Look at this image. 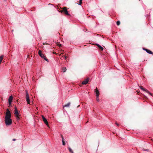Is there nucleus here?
I'll return each instance as SVG.
<instances>
[{
	"mask_svg": "<svg viewBox=\"0 0 153 153\" xmlns=\"http://www.w3.org/2000/svg\"><path fill=\"white\" fill-rule=\"evenodd\" d=\"M116 125L117 126H118L119 125V124H117V123H116Z\"/></svg>",
	"mask_w": 153,
	"mask_h": 153,
	"instance_id": "27",
	"label": "nucleus"
},
{
	"mask_svg": "<svg viewBox=\"0 0 153 153\" xmlns=\"http://www.w3.org/2000/svg\"><path fill=\"white\" fill-rule=\"evenodd\" d=\"M120 24V22L119 21H117V25H119Z\"/></svg>",
	"mask_w": 153,
	"mask_h": 153,
	"instance_id": "19",
	"label": "nucleus"
},
{
	"mask_svg": "<svg viewBox=\"0 0 153 153\" xmlns=\"http://www.w3.org/2000/svg\"><path fill=\"white\" fill-rule=\"evenodd\" d=\"M11 102H9V105H10L11 104Z\"/></svg>",
	"mask_w": 153,
	"mask_h": 153,
	"instance_id": "22",
	"label": "nucleus"
},
{
	"mask_svg": "<svg viewBox=\"0 0 153 153\" xmlns=\"http://www.w3.org/2000/svg\"><path fill=\"white\" fill-rule=\"evenodd\" d=\"M95 93L96 97H99L100 94L98 91V90L97 88H96L95 89Z\"/></svg>",
	"mask_w": 153,
	"mask_h": 153,
	"instance_id": "10",
	"label": "nucleus"
},
{
	"mask_svg": "<svg viewBox=\"0 0 153 153\" xmlns=\"http://www.w3.org/2000/svg\"><path fill=\"white\" fill-rule=\"evenodd\" d=\"M38 54L42 58H43L45 60L48 61V59H47L46 57L43 55L41 51L39 50L38 52Z\"/></svg>",
	"mask_w": 153,
	"mask_h": 153,
	"instance_id": "4",
	"label": "nucleus"
},
{
	"mask_svg": "<svg viewBox=\"0 0 153 153\" xmlns=\"http://www.w3.org/2000/svg\"><path fill=\"white\" fill-rule=\"evenodd\" d=\"M89 80V78H87L82 82V84L83 85H85L88 82Z\"/></svg>",
	"mask_w": 153,
	"mask_h": 153,
	"instance_id": "7",
	"label": "nucleus"
},
{
	"mask_svg": "<svg viewBox=\"0 0 153 153\" xmlns=\"http://www.w3.org/2000/svg\"><path fill=\"white\" fill-rule=\"evenodd\" d=\"M3 56H0V64H1V62H2V60H3Z\"/></svg>",
	"mask_w": 153,
	"mask_h": 153,
	"instance_id": "16",
	"label": "nucleus"
},
{
	"mask_svg": "<svg viewBox=\"0 0 153 153\" xmlns=\"http://www.w3.org/2000/svg\"><path fill=\"white\" fill-rule=\"evenodd\" d=\"M140 88L142 89V90H143V91H145L147 93H148L149 94H150V95H151V94L147 90H145V89H144L143 88V87L142 86H140Z\"/></svg>",
	"mask_w": 153,
	"mask_h": 153,
	"instance_id": "9",
	"label": "nucleus"
},
{
	"mask_svg": "<svg viewBox=\"0 0 153 153\" xmlns=\"http://www.w3.org/2000/svg\"><path fill=\"white\" fill-rule=\"evenodd\" d=\"M13 100V97L12 96H10L9 98L8 101L9 102H12Z\"/></svg>",
	"mask_w": 153,
	"mask_h": 153,
	"instance_id": "13",
	"label": "nucleus"
},
{
	"mask_svg": "<svg viewBox=\"0 0 153 153\" xmlns=\"http://www.w3.org/2000/svg\"><path fill=\"white\" fill-rule=\"evenodd\" d=\"M68 149L70 152H71V153H74L73 151L72 150V149L70 147H68Z\"/></svg>",
	"mask_w": 153,
	"mask_h": 153,
	"instance_id": "14",
	"label": "nucleus"
},
{
	"mask_svg": "<svg viewBox=\"0 0 153 153\" xmlns=\"http://www.w3.org/2000/svg\"><path fill=\"white\" fill-rule=\"evenodd\" d=\"M11 114L10 111L8 109H7L4 120L5 122L6 126H8L11 125L12 120L11 119Z\"/></svg>",
	"mask_w": 153,
	"mask_h": 153,
	"instance_id": "1",
	"label": "nucleus"
},
{
	"mask_svg": "<svg viewBox=\"0 0 153 153\" xmlns=\"http://www.w3.org/2000/svg\"><path fill=\"white\" fill-rule=\"evenodd\" d=\"M66 69L65 68H64L62 69V71L63 72H65L66 71Z\"/></svg>",
	"mask_w": 153,
	"mask_h": 153,
	"instance_id": "18",
	"label": "nucleus"
},
{
	"mask_svg": "<svg viewBox=\"0 0 153 153\" xmlns=\"http://www.w3.org/2000/svg\"><path fill=\"white\" fill-rule=\"evenodd\" d=\"M63 12H64L65 14L68 15H69V14L68 13L66 7H65L63 8Z\"/></svg>",
	"mask_w": 153,
	"mask_h": 153,
	"instance_id": "6",
	"label": "nucleus"
},
{
	"mask_svg": "<svg viewBox=\"0 0 153 153\" xmlns=\"http://www.w3.org/2000/svg\"><path fill=\"white\" fill-rule=\"evenodd\" d=\"M58 46L59 47H60V46H61V44H59L58 45Z\"/></svg>",
	"mask_w": 153,
	"mask_h": 153,
	"instance_id": "23",
	"label": "nucleus"
},
{
	"mask_svg": "<svg viewBox=\"0 0 153 153\" xmlns=\"http://www.w3.org/2000/svg\"><path fill=\"white\" fill-rule=\"evenodd\" d=\"M15 110L14 114H15V117L16 119L17 120H19V115L18 111L16 107H15Z\"/></svg>",
	"mask_w": 153,
	"mask_h": 153,
	"instance_id": "2",
	"label": "nucleus"
},
{
	"mask_svg": "<svg viewBox=\"0 0 153 153\" xmlns=\"http://www.w3.org/2000/svg\"><path fill=\"white\" fill-rule=\"evenodd\" d=\"M60 12L61 13H62L63 12V9L62 10L60 11Z\"/></svg>",
	"mask_w": 153,
	"mask_h": 153,
	"instance_id": "24",
	"label": "nucleus"
},
{
	"mask_svg": "<svg viewBox=\"0 0 153 153\" xmlns=\"http://www.w3.org/2000/svg\"><path fill=\"white\" fill-rule=\"evenodd\" d=\"M140 88L142 89V90H143V91H145L147 93H148L149 94H150V95H151V94L147 90H145V89H144L143 88V87L142 86H140Z\"/></svg>",
	"mask_w": 153,
	"mask_h": 153,
	"instance_id": "8",
	"label": "nucleus"
},
{
	"mask_svg": "<svg viewBox=\"0 0 153 153\" xmlns=\"http://www.w3.org/2000/svg\"><path fill=\"white\" fill-rule=\"evenodd\" d=\"M145 50L146 51V52L147 53H149L150 54H152L153 53V52L150 50H149L147 49H146Z\"/></svg>",
	"mask_w": 153,
	"mask_h": 153,
	"instance_id": "12",
	"label": "nucleus"
},
{
	"mask_svg": "<svg viewBox=\"0 0 153 153\" xmlns=\"http://www.w3.org/2000/svg\"><path fill=\"white\" fill-rule=\"evenodd\" d=\"M65 59H66L67 56H65Z\"/></svg>",
	"mask_w": 153,
	"mask_h": 153,
	"instance_id": "26",
	"label": "nucleus"
},
{
	"mask_svg": "<svg viewBox=\"0 0 153 153\" xmlns=\"http://www.w3.org/2000/svg\"><path fill=\"white\" fill-rule=\"evenodd\" d=\"M70 102H69L68 103H67V104L65 105L64 106V107H69L70 105Z\"/></svg>",
	"mask_w": 153,
	"mask_h": 153,
	"instance_id": "15",
	"label": "nucleus"
},
{
	"mask_svg": "<svg viewBox=\"0 0 153 153\" xmlns=\"http://www.w3.org/2000/svg\"><path fill=\"white\" fill-rule=\"evenodd\" d=\"M96 45L100 49L101 51H102L103 50V48L102 47L101 45L98 44H96Z\"/></svg>",
	"mask_w": 153,
	"mask_h": 153,
	"instance_id": "11",
	"label": "nucleus"
},
{
	"mask_svg": "<svg viewBox=\"0 0 153 153\" xmlns=\"http://www.w3.org/2000/svg\"><path fill=\"white\" fill-rule=\"evenodd\" d=\"M42 117L43 119V121L45 123V124H46V125L48 126H49V125L47 120L43 116H42Z\"/></svg>",
	"mask_w": 153,
	"mask_h": 153,
	"instance_id": "5",
	"label": "nucleus"
},
{
	"mask_svg": "<svg viewBox=\"0 0 153 153\" xmlns=\"http://www.w3.org/2000/svg\"><path fill=\"white\" fill-rule=\"evenodd\" d=\"M98 97H96V100L98 101H99V100Z\"/></svg>",
	"mask_w": 153,
	"mask_h": 153,
	"instance_id": "21",
	"label": "nucleus"
},
{
	"mask_svg": "<svg viewBox=\"0 0 153 153\" xmlns=\"http://www.w3.org/2000/svg\"><path fill=\"white\" fill-rule=\"evenodd\" d=\"M26 94V101L28 104H30V100L29 98V95L28 94L27 91L26 90L25 91Z\"/></svg>",
	"mask_w": 153,
	"mask_h": 153,
	"instance_id": "3",
	"label": "nucleus"
},
{
	"mask_svg": "<svg viewBox=\"0 0 153 153\" xmlns=\"http://www.w3.org/2000/svg\"><path fill=\"white\" fill-rule=\"evenodd\" d=\"M82 1V0H79V5H80L81 4Z\"/></svg>",
	"mask_w": 153,
	"mask_h": 153,
	"instance_id": "20",
	"label": "nucleus"
},
{
	"mask_svg": "<svg viewBox=\"0 0 153 153\" xmlns=\"http://www.w3.org/2000/svg\"><path fill=\"white\" fill-rule=\"evenodd\" d=\"M61 137H62H62H63V136L62 135H61Z\"/></svg>",
	"mask_w": 153,
	"mask_h": 153,
	"instance_id": "28",
	"label": "nucleus"
},
{
	"mask_svg": "<svg viewBox=\"0 0 153 153\" xmlns=\"http://www.w3.org/2000/svg\"><path fill=\"white\" fill-rule=\"evenodd\" d=\"M62 145H65V141H64V138L63 137H62Z\"/></svg>",
	"mask_w": 153,
	"mask_h": 153,
	"instance_id": "17",
	"label": "nucleus"
},
{
	"mask_svg": "<svg viewBox=\"0 0 153 153\" xmlns=\"http://www.w3.org/2000/svg\"><path fill=\"white\" fill-rule=\"evenodd\" d=\"M15 140H16V139H13V141H15Z\"/></svg>",
	"mask_w": 153,
	"mask_h": 153,
	"instance_id": "25",
	"label": "nucleus"
}]
</instances>
